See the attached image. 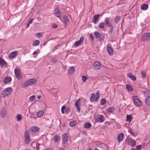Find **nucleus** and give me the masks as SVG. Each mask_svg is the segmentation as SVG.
<instances>
[{
    "mask_svg": "<svg viewBox=\"0 0 150 150\" xmlns=\"http://www.w3.org/2000/svg\"><path fill=\"white\" fill-rule=\"evenodd\" d=\"M12 88L10 87H8L4 90L2 93L3 97H6L8 96L12 92Z\"/></svg>",
    "mask_w": 150,
    "mask_h": 150,
    "instance_id": "nucleus-1",
    "label": "nucleus"
},
{
    "mask_svg": "<svg viewBox=\"0 0 150 150\" xmlns=\"http://www.w3.org/2000/svg\"><path fill=\"white\" fill-rule=\"evenodd\" d=\"M126 142L127 144L131 145L132 147H134L136 144V141L132 138L127 139L126 140Z\"/></svg>",
    "mask_w": 150,
    "mask_h": 150,
    "instance_id": "nucleus-2",
    "label": "nucleus"
},
{
    "mask_svg": "<svg viewBox=\"0 0 150 150\" xmlns=\"http://www.w3.org/2000/svg\"><path fill=\"white\" fill-rule=\"evenodd\" d=\"M133 100L134 104L136 105L139 106L142 105V103L139 100V98L137 96H134L133 97Z\"/></svg>",
    "mask_w": 150,
    "mask_h": 150,
    "instance_id": "nucleus-3",
    "label": "nucleus"
},
{
    "mask_svg": "<svg viewBox=\"0 0 150 150\" xmlns=\"http://www.w3.org/2000/svg\"><path fill=\"white\" fill-rule=\"evenodd\" d=\"M150 38V33H145L142 35L141 40L142 41H149Z\"/></svg>",
    "mask_w": 150,
    "mask_h": 150,
    "instance_id": "nucleus-4",
    "label": "nucleus"
},
{
    "mask_svg": "<svg viewBox=\"0 0 150 150\" xmlns=\"http://www.w3.org/2000/svg\"><path fill=\"white\" fill-rule=\"evenodd\" d=\"M106 47L107 51L108 54L110 55H112L113 53V50L111 45L110 44H108Z\"/></svg>",
    "mask_w": 150,
    "mask_h": 150,
    "instance_id": "nucleus-5",
    "label": "nucleus"
},
{
    "mask_svg": "<svg viewBox=\"0 0 150 150\" xmlns=\"http://www.w3.org/2000/svg\"><path fill=\"white\" fill-rule=\"evenodd\" d=\"M25 142L26 144H29L30 141V136L28 131H26L25 133Z\"/></svg>",
    "mask_w": 150,
    "mask_h": 150,
    "instance_id": "nucleus-6",
    "label": "nucleus"
},
{
    "mask_svg": "<svg viewBox=\"0 0 150 150\" xmlns=\"http://www.w3.org/2000/svg\"><path fill=\"white\" fill-rule=\"evenodd\" d=\"M96 120L97 122H99L100 123L103 122L104 121L105 118L103 115H99L96 119Z\"/></svg>",
    "mask_w": 150,
    "mask_h": 150,
    "instance_id": "nucleus-7",
    "label": "nucleus"
},
{
    "mask_svg": "<svg viewBox=\"0 0 150 150\" xmlns=\"http://www.w3.org/2000/svg\"><path fill=\"white\" fill-rule=\"evenodd\" d=\"M93 67L96 69H99L101 68V64L99 62L96 61L94 63Z\"/></svg>",
    "mask_w": 150,
    "mask_h": 150,
    "instance_id": "nucleus-8",
    "label": "nucleus"
},
{
    "mask_svg": "<svg viewBox=\"0 0 150 150\" xmlns=\"http://www.w3.org/2000/svg\"><path fill=\"white\" fill-rule=\"evenodd\" d=\"M110 21V18H107L105 19L104 22L105 25H107L108 27H112V25L109 22Z\"/></svg>",
    "mask_w": 150,
    "mask_h": 150,
    "instance_id": "nucleus-9",
    "label": "nucleus"
},
{
    "mask_svg": "<svg viewBox=\"0 0 150 150\" xmlns=\"http://www.w3.org/2000/svg\"><path fill=\"white\" fill-rule=\"evenodd\" d=\"M100 16L99 14H96L94 16L93 23L94 24H96L98 22Z\"/></svg>",
    "mask_w": 150,
    "mask_h": 150,
    "instance_id": "nucleus-10",
    "label": "nucleus"
},
{
    "mask_svg": "<svg viewBox=\"0 0 150 150\" xmlns=\"http://www.w3.org/2000/svg\"><path fill=\"white\" fill-rule=\"evenodd\" d=\"M65 109V111L67 113H68L70 111V108L69 107H66L64 105L61 108V112L62 114H64V110Z\"/></svg>",
    "mask_w": 150,
    "mask_h": 150,
    "instance_id": "nucleus-11",
    "label": "nucleus"
},
{
    "mask_svg": "<svg viewBox=\"0 0 150 150\" xmlns=\"http://www.w3.org/2000/svg\"><path fill=\"white\" fill-rule=\"evenodd\" d=\"M80 98L79 99L76 101L75 103V105L77 109L78 110V111L79 112L80 110V108L79 107V106H80Z\"/></svg>",
    "mask_w": 150,
    "mask_h": 150,
    "instance_id": "nucleus-12",
    "label": "nucleus"
},
{
    "mask_svg": "<svg viewBox=\"0 0 150 150\" xmlns=\"http://www.w3.org/2000/svg\"><path fill=\"white\" fill-rule=\"evenodd\" d=\"M39 128L36 126H33L30 128V131L32 133L37 132L39 131Z\"/></svg>",
    "mask_w": 150,
    "mask_h": 150,
    "instance_id": "nucleus-13",
    "label": "nucleus"
},
{
    "mask_svg": "<svg viewBox=\"0 0 150 150\" xmlns=\"http://www.w3.org/2000/svg\"><path fill=\"white\" fill-rule=\"evenodd\" d=\"M54 14L55 16L58 18H59L61 16L60 12L59 9L58 8H56L54 9Z\"/></svg>",
    "mask_w": 150,
    "mask_h": 150,
    "instance_id": "nucleus-14",
    "label": "nucleus"
},
{
    "mask_svg": "<svg viewBox=\"0 0 150 150\" xmlns=\"http://www.w3.org/2000/svg\"><path fill=\"white\" fill-rule=\"evenodd\" d=\"M18 54V52L17 51H14L10 53L8 56L10 58H13L16 56Z\"/></svg>",
    "mask_w": 150,
    "mask_h": 150,
    "instance_id": "nucleus-15",
    "label": "nucleus"
},
{
    "mask_svg": "<svg viewBox=\"0 0 150 150\" xmlns=\"http://www.w3.org/2000/svg\"><path fill=\"white\" fill-rule=\"evenodd\" d=\"M68 139V137L67 134H64L63 135L62 141L64 144H65Z\"/></svg>",
    "mask_w": 150,
    "mask_h": 150,
    "instance_id": "nucleus-16",
    "label": "nucleus"
},
{
    "mask_svg": "<svg viewBox=\"0 0 150 150\" xmlns=\"http://www.w3.org/2000/svg\"><path fill=\"white\" fill-rule=\"evenodd\" d=\"M11 78L10 76H6L3 79V82L6 84L11 81Z\"/></svg>",
    "mask_w": 150,
    "mask_h": 150,
    "instance_id": "nucleus-17",
    "label": "nucleus"
},
{
    "mask_svg": "<svg viewBox=\"0 0 150 150\" xmlns=\"http://www.w3.org/2000/svg\"><path fill=\"white\" fill-rule=\"evenodd\" d=\"M6 111L4 109H2L0 111V115L2 117H4L6 116Z\"/></svg>",
    "mask_w": 150,
    "mask_h": 150,
    "instance_id": "nucleus-18",
    "label": "nucleus"
},
{
    "mask_svg": "<svg viewBox=\"0 0 150 150\" xmlns=\"http://www.w3.org/2000/svg\"><path fill=\"white\" fill-rule=\"evenodd\" d=\"M124 137L123 133H121L118 134L117 136V140L119 142H120L122 141Z\"/></svg>",
    "mask_w": 150,
    "mask_h": 150,
    "instance_id": "nucleus-19",
    "label": "nucleus"
},
{
    "mask_svg": "<svg viewBox=\"0 0 150 150\" xmlns=\"http://www.w3.org/2000/svg\"><path fill=\"white\" fill-rule=\"evenodd\" d=\"M115 110V108L113 107H110L108 108L106 110V113L108 114L112 113Z\"/></svg>",
    "mask_w": 150,
    "mask_h": 150,
    "instance_id": "nucleus-20",
    "label": "nucleus"
},
{
    "mask_svg": "<svg viewBox=\"0 0 150 150\" xmlns=\"http://www.w3.org/2000/svg\"><path fill=\"white\" fill-rule=\"evenodd\" d=\"M63 23L65 24H66L69 22V20L68 19V17L66 16H64L63 17Z\"/></svg>",
    "mask_w": 150,
    "mask_h": 150,
    "instance_id": "nucleus-21",
    "label": "nucleus"
},
{
    "mask_svg": "<svg viewBox=\"0 0 150 150\" xmlns=\"http://www.w3.org/2000/svg\"><path fill=\"white\" fill-rule=\"evenodd\" d=\"M75 71V68L73 67H71L68 70V72L69 74H73Z\"/></svg>",
    "mask_w": 150,
    "mask_h": 150,
    "instance_id": "nucleus-22",
    "label": "nucleus"
},
{
    "mask_svg": "<svg viewBox=\"0 0 150 150\" xmlns=\"http://www.w3.org/2000/svg\"><path fill=\"white\" fill-rule=\"evenodd\" d=\"M148 7V5L146 4H143L141 6V8L143 10H145Z\"/></svg>",
    "mask_w": 150,
    "mask_h": 150,
    "instance_id": "nucleus-23",
    "label": "nucleus"
},
{
    "mask_svg": "<svg viewBox=\"0 0 150 150\" xmlns=\"http://www.w3.org/2000/svg\"><path fill=\"white\" fill-rule=\"evenodd\" d=\"M28 81L30 85H32L33 84L35 83L37 81L36 79L35 78H33L29 80Z\"/></svg>",
    "mask_w": 150,
    "mask_h": 150,
    "instance_id": "nucleus-24",
    "label": "nucleus"
},
{
    "mask_svg": "<svg viewBox=\"0 0 150 150\" xmlns=\"http://www.w3.org/2000/svg\"><path fill=\"white\" fill-rule=\"evenodd\" d=\"M60 139V137L58 135H55L54 137V140L56 142H57L59 141Z\"/></svg>",
    "mask_w": 150,
    "mask_h": 150,
    "instance_id": "nucleus-25",
    "label": "nucleus"
},
{
    "mask_svg": "<svg viewBox=\"0 0 150 150\" xmlns=\"http://www.w3.org/2000/svg\"><path fill=\"white\" fill-rule=\"evenodd\" d=\"M95 97V101L97 102L100 97V92L99 91H98L96 92Z\"/></svg>",
    "mask_w": 150,
    "mask_h": 150,
    "instance_id": "nucleus-26",
    "label": "nucleus"
},
{
    "mask_svg": "<svg viewBox=\"0 0 150 150\" xmlns=\"http://www.w3.org/2000/svg\"><path fill=\"white\" fill-rule=\"evenodd\" d=\"M6 65V62L3 59L0 57V65L1 67Z\"/></svg>",
    "mask_w": 150,
    "mask_h": 150,
    "instance_id": "nucleus-27",
    "label": "nucleus"
},
{
    "mask_svg": "<svg viewBox=\"0 0 150 150\" xmlns=\"http://www.w3.org/2000/svg\"><path fill=\"white\" fill-rule=\"evenodd\" d=\"M128 77L134 81H135L136 80V77L132 74L129 73V74Z\"/></svg>",
    "mask_w": 150,
    "mask_h": 150,
    "instance_id": "nucleus-28",
    "label": "nucleus"
},
{
    "mask_svg": "<svg viewBox=\"0 0 150 150\" xmlns=\"http://www.w3.org/2000/svg\"><path fill=\"white\" fill-rule=\"evenodd\" d=\"M77 124V122L75 120L71 121L69 123V125L70 126L73 127L75 126Z\"/></svg>",
    "mask_w": 150,
    "mask_h": 150,
    "instance_id": "nucleus-29",
    "label": "nucleus"
},
{
    "mask_svg": "<svg viewBox=\"0 0 150 150\" xmlns=\"http://www.w3.org/2000/svg\"><path fill=\"white\" fill-rule=\"evenodd\" d=\"M127 120V122H131L133 118L132 117L131 115H127L126 116Z\"/></svg>",
    "mask_w": 150,
    "mask_h": 150,
    "instance_id": "nucleus-30",
    "label": "nucleus"
},
{
    "mask_svg": "<svg viewBox=\"0 0 150 150\" xmlns=\"http://www.w3.org/2000/svg\"><path fill=\"white\" fill-rule=\"evenodd\" d=\"M95 95L94 93H93L91 94L90 98V101L91 102H93L94 100H95Z\"/></svg>",
    "mask_w": 150,
    "mask_h": 150,
    "instance_id": "nucleus-31",
    "label": "nucleus"
},
{
    "mask_svg": "<svg viewBox=\"0 0 150 150\" xmlns=\"http://www.w3.org/2000/svg\"><path fill=\"white\" fill-rule=\"evenodd\" d=\"M20 69L18 67L16 68H15L14 69L15 74L16 75L17 74H20Z\"/></svg>",
    "mask_w": 150,
    "mask_h": 150,
    "instance_id": "nucleus-32",
    "label": "nucleus"
},
{
    "mask_svg": "<svg viewBox=\"0 0 150 150\" xmlns=\"http://www.w3.org/2000/svg\"><path fill=\"white\" fill-rule=\"evenodd\" d=\"M94 35L96 38H100L101 36V34L100 33L98 32H95L94 33Z\"/></svg>",
    "mask_w": 150,
    "mask_h": 150,
    "instance_id": "nucleus-33",
    "label": "nucleus"
},
{
    "mask_svg": "<svg viewBox=\"0 0 150 150\" xmlns=\"http://www.w3.org/2000/svg\"><path fill=\"white\" fill-rule=\"evenodd\" d=\"M145 101L147 105H150V97H146Z\"/></svg>",
    "mask_w": 150,
    "mask_h": 150,
    "instance_id": "nucleus-34",
    "label": "nucleus"
},
{
    "mask_svg": "<svg viewBox=\"0 0 150 150\" xmlns=\"http://www.w3.org/2000/svg\"><path fill=\"white\" fill-rule=\"evenodd\" d=\"M144 95L145 96L147 97H150V92L148 91H146L144 92Z\"/></svg>",
    "mask_w": 150,
    "mask_h": 150,
    "instance_id": "nucleus-35",
    "label": "nucleus"
},
{
    "mask_svg": "<svg viewBox=\"0 0 150 150\" xmlns=\"http://www.w3.org/2000/svg\"><path fill=\"white\" fill-rule=\"evenodd\" d=\"M91 126V124L90 122H87L86 123L84 126V127L86 128H89Z\"/></svg>",
    "mask_w": 150,
    "mask_h": 150,
    "instance_id": "nucleus-36",
    "label": "nucleus"
},
{
    "mask_svg": "<svg viewBox=\"0 0 150 150\" xmlns=\"http://www.w3.org/2000/svg\"><path fill=\"white\" fill-rule=\"evenodd\" d=\"M40 43V42L38 40H35L33 43L32 44V45L33 46H37Z\"/></svg>",
    "mask_w": 150,
    "mask_h": 150,
    "instance_id": "nucleus-37",
    "label": "nucleus"
},
{
    "mask_svg": "<svg viewBox=\"0 0 150 150\" xmlns=\"http://www.w3.org/2000/svg\"><path fill=\"white\" fill-rule=\"evenodd\" d=\"M126 88L127 89V90L129 91H132V88L131 86L127 84L126 85Z\"/></svg>",
    "mask_w": 150,
    "mask_h": 150,
    "instance_id": "nucleus-38",
    "label": "nucleus"
},
{
    "mask_svg": "<svg viewBox=\"0 0 150 150\" xmlns=\"http://www.w3.org/2000/svg\"><path fill=\"white\" fill-rule=\"evenodd\" d=\"M30 85V83L28 81L24 83L23 86L24 87H26Z\"/></svg>",
    "mask_w": 150,
    "mask_h": 150,
    "instance_id": "nucleus-39",
    "label": "nucleus"
},
{
    "mask_svg": "<svg viewBox=\"0 0 150 150\" xmlns=\"http://www.w3.org/2000/svg\"><path fill=\"white\" fill-rule=\"evenodd\" d=\"M98 27L100 29H103L104 27V23H100L98 25Z\"/></svg>",
    "mask_w": 150,
    "mask_h": 150,
    "instance_id": "nucleus-40",
    "label": "nucleus"
},
{
    "mask_svg": "<svg viewBox=\"0 0 150 150\" xmlns=\"http://www.w3.org/2000/svg\"><path fill=\"white\" fill-rule=\"evenodd\" d=\"M43 113L42 111H39L37 113V116L38 117H40L43 115Z\"/></svg>",
    "mask_w": 150,
    "mask_h": 150,
    "instance_id": "nucleus-41",
    "label": "nucleus"
},
{
    "mask_svg": "<svg viewBox=\"0 0 150 150\" xmlns=\"http://www.w3.org/2000/svg\"><path fill=\"white\" fill-rule=\"evenodd\" d=\"M120 16H118L116 17L115 19V23H117L118 21L120 20Z\"/></svg>",
    "mask_w": 150,
    "mask_h": 150,
    "instance_id": "nucleus-42",
    "label": "nucleus"
},
{
    "mask_svg": "<svg viewBox=\"0 0 150 150\" xmlns=\"http://www.w3.org/2000/svg\"><path fill=\"white\" fill-rule=\"evenodd\" d=\"M17 78L18 79H21L22 78V76L20 73L15 75Z\"/></svg>",
    "mask_w": 150,
    "mask_h": 150,
    "instance_id": "nucleus-43",
    "label": "nucleus"
},
{
    "mask_svg": "<svg viewBox=\"0 0 150 150\" xmlns=\"http://www.w3.org/2000/svg\"><path fill=\"white\" fill-rule=\"evenodd\" d=\"M106 101V100L105 99H103L101 100L100 104L102 105H104Z\"/></svg>",
    "mask_w": 150,
    "mask_h": 150,
    "instance_id": "nucleus-44",
    "label": "nucleus"
},
{
    "mask_svg": "<svg viewBox=\"0 0 150 150\" xmlns=\"http://www.w3.org/2000/svg\"><path fill=\"white\" fill-rule=\"evenodd\" d=\"M36 146L35 148L37 150H38L39 149V146L40 145V144H39L38 142H37L36 143Z\"/></svg>",
    "mask_w": 150,
    "mask_h": 150,
    "instance_id": "nucleus-45",
    "label": "nucleus"
},
{
    "mask_svg": "<svg viewBox=\"0 0 150 150\" xmlns=\"http://www.w3.org/2000/svg\"><path fill=\"white\" fill-rule=\"evenodd\" d=\"M35 95H33L30 97V100L31 101H34L35 99Z\"/></svg>",
    "mask_w": 150,
    "mask_h": 150,
    "instance_id": "nucleus-46",
    "label": "nucleus"
},
{
    "mask_svg": "<svg viewBox=\"0 0 150 150\" xmlns=\"http://www.w3.org/2000/svg\"><path fill=\"white\" fill-rule=\"evenodd\" d=\"M81 43L79 41H76L74 42V45L76 46H78Z\"/></svg>",
    "mask_w": 150,
    "mask_h": 150,
    "instance_id": "nucleus-47",
    "label": "nucleus"
},
{
    "mask_svg": "<svg viewBox=\"0 0 150 150\" xmlns=\"http://www.w3.org/2000/svg\"><path fill=\"white\" fill-rule=\"evenodd\" d=\"M22 116L20 115H18L17 116V119L18 120H21L22 119Z\"/></svg>",
    "mask_w": 150,
    "mask_h": 150,
    "instance_id": "nucleus-48",
    "label": "nucleus"
},
{
    "mask_svg": "<svg viewBox=\"0 0 150 150\" xmlns=\"http://www.w3.org/2000/svg\"><path fill=\"white\" fill-rule=\"evenodd\" d=\"M87 77L86 76L83 75L82 76V79L83 81L85 82L87 79Z\"/></svg>",
    "mask_w": 150,
    "mask_h": 150,
    "instance_id": "nucleus-49",
    "label": "nucleus"
},
{
    "mask_svg": "<svg viewBox=\"0 0 150 150\" xmlns=\"http://www.w3.org/2000/svg\"><path fill=\"white\" fill-rule=\"evenodd\" d=\"M141 74L142 75V76L143 78L146 75V74L145 72H144V71H142L141 72Z\"/></svg>",
    "mask_w": 150,
    "mask_h": 150,
    "instance_id": "nucleus-50",
    "label": "nucleus"
},
{
    "mask_svg": "<svg viewBox=\"0 0 150 150\" xmlns=\"http://www.w3.org/2000/svg\"><path fill=\"white\" fill-rule=\"evenodd\" d=\"M141 148L142 146H141V145H139L136 146V150H139Z\"/></svg>",
    "mask_w": 150,
    "mask_h": 150,
    "instance_id": "nucleus-51",
    "label": "nucleus"
},
{
    "mask_svg": "<svg viewBox=\"0 0 150 150\" xmlns=\"http://www.w3.org/2000/svg\"><path fill=\"white\" fill-rule=\"evenodd\" d=\"M84 39V38L83 37H81L80 40H78L79 41H80V42L81 43L83 41Z\"/></svg>",
    "mask_w": 150,
    "mask_h": 150,
    "instance_id": "nucleus-52",
    "label": "nucleus"
},
{
    "mask_svg": "<svg viewBox=\"0 0 150 150\" xmlns=\"http://www.w3.org/2000/svg\"><path fill=\"white\" fill-rule=\"evenodd\" d=\"M89 38L91 39L92 40H94V37L92 35L90 34L89 36Z\"/></svg>",
    "mask_w": 150,
    "mask_h": 150,
    "instance_id": "nucleus-53",
    "label": "nucleus"
},
{
    "mask_svg": "<svg viewBox=\"0 0 150 150\" xmlns=\"http://www.w3.org/2000/svg\"><path fill=\"white\" fill-rule=\"evenodd\" d=\"M36 36L38 37H41L42 36V35L41 33H39L37 34Z\"/></svg>",
    "mask_w": 150,
    "mask_h": 150,
    "instance_id": "nucleus-54",
    "label": "nucleus"
},
{
    "mask_svg": "<svg viewBox=\"0 0 150 150\" xmlns=\"http://www.w3.org/2000/svg\"><path fill=\"white\" fill-rule=\"evenodd\" d=\"M52 27L54 28H55L57 27V25L56 24H53L52 25Z\"/></svg>",
    "mask_w": 150,
    "mask_h": 150,
    "instance_id": "nucleus-55",
    "label": "nucleus"
},
{
    "mask_svg": "<svg viewBox=\"0 0 150 150\" xmlns=\"http://www.w3.org/2000/svg\"><path fill=\"white\" fill-rule=\"evenodd\" d=\"M33 21V19H31L28 22V23H29L30 24L32 23Z\"/></svg>",
    "mask_w": 150,
    "mask_h": 150,
    "instance_id": "nucleus-56",
    "label": "nucleus"
},
{
    "mask_svg": "<svg viewBox=\"0 0 150 150\" xmlns=\"http://www.w3.org/2000/svg\"><path fill=\"white\" fill-rule=\"evenodd\" d=\"M113 28H112L110 30V31H109V33H112V32H113Z\"/></svg>",
    "mask_w": 150,
    "mask_h": 150,
    "instance_id": "nucleus-57",
    "label": "nucleus"
},
{
    "mask_svg": "<svg viewBox=\"0 0 150 150\" xmlns=\"http://www.w3.org/2000/svg\"><path fill=\"white\" fill-rule=\"evenodd\" d=\"M52 61L54 62H56V60L54 59H52Z\"/></svg>",
    "mask_w": 150,
    "mask_h": 150,
    "instance_id": "nucleus-58",
    "label": "nucleus"
},
{
    "mask_svg": "<svg viewBox=\"0 0 150 150\" xmlns=\"http://www.w3.org/2000/svg\"><path fill=\"white\" fill-rule=\"evenodd\" d=\"M100 143H98L97 144H96V146L97 147H99L100 146Z\"/></svg>",
    "mask_w": 150,
    "mask_h": 150,
    "instance_id": "nucleus-59",
    "label": "nucleus"
},
{
    "mask_svg": "<svg viewBox=\"0 0 150 150\" xmlns=\"http://www.w3.org/2000/svg\"><path fill=\"white\" fill-rule=\"evenodd\" d=\"M38 53L36 51H35L33 53V54H37Z\"/></svg>",
    "mask_w": 150,
    "mask_h": 150,
    "instance_id": "nucleus-60",
    "label": "nucleus"
},
{
    "mask_svg": "<svg viewBox=\"0 0 150 150\" xmlns=\"http://www.w3.org/2000/svg\"><path fill=\"white\" fill-rule=\"evenodd\" d=\"M26 26L27 27V28H29V26H30V24L29 23H28L27 25H26Z\"/></svg>",
    "mask_w": 150,
    "mask_h": 150,
    "instance_id": "nucleus-61",
    "label": "nucleus"
},
{
    "mask_svg": "<svg viewBox=\"0 0 150 150\" xmlns=\"http://www.w3.org/2000/svg\"><path fill=\"white\" fill-rule=\"evenodd\" d=\"M41 98V96H38V99H40Z\"/></svg>",
    "mask_w": 150,
    "mask_h": 150,
    "instance_id": "nucleus-62",
    "label": "nucleus"
},
{
    "mask_svg": "<svg viewBox=\"0 0 150 150\" xmlns=\"http://www.w3.org/2000/svg\"><path fill=\"white\" fill-rule=\"evenodd\" d=\"M136 150V148H132V150Z\"/></svg>",
    "mask_w": 150,
    "mask_h": 150,
    "instance_id": "nucleus-63",
    "label": "nucleus"
},
{
    "mask_svg": "<svg viewBox=\"0 0 150 150\" xmlns=\"http://www.w3.org/2000/svg\"><path fill=\"white\" fill-rule=\"evenodd\" d=\"M88 150H92L91 149H88Z\"/></svg>",
    "mask_w": 150,
    "mask_h": 150,
    "instance_id": "nucleus-64",
    "label": "nucleus"
}]
</instances>
